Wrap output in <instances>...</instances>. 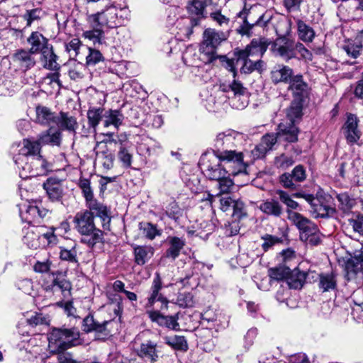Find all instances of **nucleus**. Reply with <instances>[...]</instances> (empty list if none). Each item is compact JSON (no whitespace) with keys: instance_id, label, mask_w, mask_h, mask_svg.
Wrapping results in <instances>:
<instances>
[{"instance_id":"09e8293b","label":"nucleus","mask_w":363,"mask_h":363,"mask_svg":"<svg viewBox=\"0 0 363 363\" xmlns=\"http://www.w3.org/2000/svg\"><path fill=\"white\" fill-rule=\"evenodd\" d=\"M276 194L279 196V201L286 206L287 211L296 210L298 208V203L292 199V196L289 195L286 191L277 189Z\"/></svg>"},{"instance_id":"6e6552de","label":"nucleus","mask_w":363,"mask_h":363,"mask_svg":"<svg viewBox=\"0 0 363 363\" xmlns=\"http://www.w3.org/2000/svg\"><path fill=\"white\" fill-rule=\"evenodd\" d=\"M14 162L20 170L19 174L22 178L45 175L52 171V167L41 155L26 161L21 157H14Z\"/></svg>"},{"instance_id":"7c9ffc66","label":"nucleus","mask_w":363,"mask_h":363,"mask_svg":"<svg viewBox=\"0 0 363 363\" xmlns=\"http://www.w3.org/2000/svg\"><path fill=\"white\" fill-rule=\"evenodd\" d=\"M259 208L263 213L276 218L280 217L283 213L281 204L274 199H267L262 201Z\"/></svg>"},{"instance_id":"c03bdc74","label":"nucleus","mask_w":363,"mask_h":363,"mask_svg":"<svg viewBox=\"0 0 363 363\" xmlns=\"http://www.w3.org/2000/svg\"><path fill=\"white\" fill-rule=\"evenodd\" d=\"M338 208L344 213H349L354 205V200L347 193H340L336 195Z\"/></svg>"},{"instance_id":"b1692460","label":"nucleus","mask_w":363,"mask_h":363,"mask_svg":"<svg viewBox=\"0 0 363 363\" xmlns=\"http://www.w3.org/2000/svg\"><path fill=\"white\" fill-rule=\"evenodd\" d=\"M28 43L30 45V52L33 54L40 52L41 54L51 46L48 40L43 34L38 31L33 32L28 38Z\"/></svg>"},{"instance_id":"aec40b11","label":"nucleus","mask_w":363,"mask_h":363,"mask_svg":"<svg viewBox=\"0 0 363 363\" xmlns=\"http://www.w3.org/2000/svg\"><path fill=\"white\" fill-rule=\"evenodd\" d=\"M147 313L150 320L157 323L160 326H164L174 330H177L179 328L177 315H163L158 311H148Z\"/></svg>"},{"instance_id":"5701e85b","label":"nucleus","mask_w":363,"mask_h":363,"mask_svg":"<svg viewBox=\"0 0 363 363\" xmlns=\"http://www.w3.org/2000/svg\"><path fill=\"white\" fill-rule=\"evenodd\" d=\"M358 119L354 114L349 113L344 125L345 136L349 143L354 144L359 139L361 133L357 128Z\"/></svg>"},{"instance_id":"0e129e2a","label":"nucleus","mask_w":363,"mask_h":363,"mask_svg":"<svg viewBox=\"0 0 363 363\" xmlns=\"http://www.w3.org/2000/svg\"><path fill=\"white\" fill-rule=\"evenodd\" d=\"M269 277L272 280L275 281H282L284 279L286 280V278L289 273V268L279 267L270 269L269 271Z\"/></svg>"},{"instance_id":"f03ea898","label":"nucleus","mask_w":363,"mask_h":363,"mask_svg":"<svg viewBox=\"0 0 363 363\" xmlns=\"http://www.w3.org/2000/svg\"><path fill=\"white\" fill-rule=\"evenodd\" d=\"M199 164L206 178L217 182L218 189V192L216 194L217 196L228 194L231 191L234 182L230 178V176L238 174L233 173V169H235L233 164L228 166L214 152L203 154Z\"/></svg>"},{"instance_id":"412c9836","label":"nucleus","mask_w":363,"mask_h":363,"mask_svg":"<svg viewBox=\"0 0 363 363\" xmlns=\"http://www.w3.org/2000/svg\"><path fill=\"white\" fill-rule=\"evenodd\" d=\"M43 186L50 200L60 201L62 199L63 189L61 180L53 177L48 178Z\"/></svg>"},{"instance_id":"e433bc0d","label":"nucleus","mask_w":363,"mask_h":363,"mask_svg":"<svg viewBox=\"0 0 363 363\" xmlns=\"http://www.w3.org/2000/svg\"><path fill=\"white\" fill-rule=\"evenodd\" d=\"M296 23L299 39L305 43L312 42L315 36V33L313 28L299 18L296 19Z\"/></svg>"},{"instance_id":"f704fd0d","label":"nucleus","mask_w":363,"mask_h":363,"mask_svg":"<svg viewBox=\"0 0 363 363\" xmlns=\"http://www.w3.org/2000/svg\"><path fill=\"white\" fill-rule=\"evenodd\" d=\"M318 287L323 292L330 291L337 288V279L334 272L318 274Z\"/></svg>"},{"instance_id":"052dcab7","label":"nucleus","mask_w":363,"mask_h":363,"mask_svg":"<svg viewBox=\"0 0 363 363\" xmlns=\"http://www.w3.org/2000/svg\"><path fill=\"white\" fill-rule=\"evenodd\" d=\"M217 61H219L220 64L226 69L232 72L233 73V77L235 78L236 72L233 59H229L225 55H216V58L214 62L211 64H216Z\"/></svg>"},{"instance_id":"0eeeda50","label":"nucleus","mask_w":363,"mask_h":363,"mask_svg":"<svg viewBox=\"0 0 363 363\" xmlns=\"http://www.w3.org/2000/svg\"><path fill=\"white\" fill-rule=\"evenodd\" d=\"M228 33L207 28L203 32V40L200 47V59L205 64L213 62L216 58V48L228 38Z\"/></svg>"},{"instance_id":"c756f323","label":"nucleus","mask_w":363,"mask_h":363,"mask_svg":"<svg viewBox=\"0 0 363 363\" xmlns=\"http://www.w3.org/2000/svg\"><path fill=\"white\" fill-rule=\"evenodd\" d=\"M25 211L21 208L20 214L23 219H25L28 223L32 222L38 218H44L48 213L45 208L40 209L38 206L33 204L24 205Z\"/></svg>"},{"instance_id":"69168bd1","label":"nucleus","mask_w":363,"mask_h":363,"mask_svg":"<svg viewBox=\"0 0 363 363\" xmlns=\"http://www.w3.org/2000/svg\"><path fill=\"white\" fill-rule=\"evenodd\" d=\"M232 215L237 219L247 216L246 208L244 203L240 199H235L232 209Z\"/></svg>"},{"instance_id":"2f4dec72","label":"nucleus","mask_w":363,"mask_h":363,"mask_svg":"<svg viewBox=\"0 0 363 363\" xmlns=\"http://www.w3.org/2000/svg\"><path fill=\"white\" fill-rule=\"evenodd\" d=\"M294 74L293 69L286 65H278L271 71V79L274 84L287 83Z\"/></svg>"},{"instance_id":"4d7b16f0","label":"nucleus","mask_w":363,"mask_h":363,"mask_svg":"<svg viewBox=\"0 0 363 363\" xmlns=\"http://www.w3.org/2000/svg\"><path fill=\"white\" fill-rule=\"evenodd\" d=\"M261 239L263 240L262 247L264 252L268 251L273 246L277 244L281 243L283 241L281 238H279L277 236L269 234H265L262 235Z\"/></svg>"},{"instance_id":"a211bd4d","label":"nucleus","mask_w":363,"mask_h":363,"mask_svg":"<svg viewBox=\"0 0 363 363\" xmlns=\"http://www.w3.org/2000/svg\"><path fill=\"white\" fill-rule=\"evenodd\" d=\"M61 273L58 271L56 272H52L49 274L51 279V284L45 286L46 291H52V292L61 291L62 295L65 297L70 294V290L72 289L71 283L63 277L59 276Z\"/></svg>"},{"instance_id":"774afa93","label":"nucleus","mask_w":363,"mask_h":363,"mask_svg":"<svg viewBox=\"0 0 363 363\" xmlns=\"http://www.w3.org/2000/svg\"><path fill=\"white\" fill-rule=\"evenodd\" d=\"M211 18L221 27L228 26L230 19L225 16L223 15L220 10L211 12L210 13Z\"/></svg>"},{"instance_id":"a878e982","label":"nucleus","mask_w":363,"mask_h":363,"mask_svg":"<svg viewBox=\"0 0 363 363\" xmlns=\"http://www.w3.org/2000/svg\"><path fill=\"white\" fill-rule=\"evenodd\" d=\"M168 248L165 251V257L175 260L181 253L182 250L186 245L184 238L177 236H169L167 238Z\"/></svg>"},{"instance_id":"473e14b6","label":"nucleus","mask_w":363,"mask_h":363,"mask_svg":"<svg viewBox=\"0 0 363 363\" xmlns=\"http://www.w3.org/2000/svg\"><path fill=\"white\" fill-rule=\"evenodd\" d=\"M228 106H230L233 108L242 109L248 104L250 92H227Z\"/></svg>"},{"instance_id":"bb28decb","label":"nucleus","mask_w":363,"mask_h":363,"mask_svg":"<svg viewBox=\"0 0 363 363\" xmlns=\"http://www.w3.org/2000/svg\"><path fill=\"white\" fill-rule=\"evenodd\" d=\"M236 64L241 65L240 72L242 74H250L255 70L261 72L264 66V62L261 59L250 57L239 59V56H236Z\"/></svg>"},{"instance_id":"13d9d810","label":"nucleus","mask_w":363,"mask_h":363,"mask_svg":"<svg viewBox=\"0 0 363 363\" xmlns=\"http://www.w3.org/2000/svg\"><path fill=\"white\" fill-rule=\"evenodd\" d=\"M346 268L355 274L362 271L363 269V254L359 257H354L349 260L346 264Z\"/></svg>"},{"instance_id":"5fc2aeb1","label":"nucleus","mask_w":363,"mask_h":363,"mask_svg":"<svg viewBox=\"0 0 363 363\" xmlns=\"http://www.w3.org/2000/svg\"><path fill=\"white\" fill-rule=\"evenodd\" d=\"M43 16V11L41 9H33L27 10L23 14V18L26 21V26H30L35 21H39Z\"/></svg>"},{"instance_id":"f3484780","label":"nucleus","mask_w":363,"mask_h":363,"mask_svg":"<svg viewBox=\"0 0 363 363\" xmlns=\"http://www.w3.org/2000/svg\"><path fill=\"white\" fill-rule=\"evenodd\" d=\"M310 206L311 208V212L315 218H335L336 216V208L326 204L320 198L314 197Z\"/></svg>"},{"instance_id":"4c0bfd02","label":"nucleus","mask_w":363,"mask_h":363,"mask_svg":"<svg viewBox=\"0 0 363 363\" xmlns=\"http://www.w3.org/2000/svg\"><path fill=\"white\" fill-rule=\"evenodd\" d=\"M57 56L54 53L52 45L47 48L40 56V62L43 66L50 70H57L60 65L57 62Z\"/></svg>"},{"instance_id":"9b49d317","label":"nucleus","mask_w":363,"mask_h":363,"mask_svg":"<svg viewBox=\"0 0 363 363\" xmlns=\"http://www.w3.org/2000/svg\"><path fill=\"white\" fill-rule=\"evenodd\" d=\"M225 92H201L200 97L210 112H220L228 108Z\"/></svg>"},{"instance_id":"79ce46f5","label":"nucleus","mask_w":363,"mask_h":363,"mask_svg":"<svg viewBox=\"0 0 363 363\" xmlns=\"http://www.w3.org/2000/svg\"><path fill=\"white\" fill-rule=\"evenodd\" d=\"M139 230L142 235L150 240H154L157 236L162 235V230L157 229V225L149 222L139 223Z\"/></svg>"},{"instance_id":"393cba45","label":"nucleus","mask_w":363,"mask_h":363,"mask_svg":"<svg viewBox=\"0 0 363 363\" xmlns=\"http://www.w3.org/2000/svg\"><path fill=\"white\" fill-rule=\"evenodd\" d=\"M32 54L30 50H18L12 57L13 62L20 69L26 72L35 64V59L31 56Z\"/></svg>"},{"instance_id":"423d86ee","label":"nucleus","mask_w":363,"mask_h":363,"mask_svg":"<svg viewBox=\"0 0 363 363\" xmlns=\"http://www.w3.org/2000/svg\"><path fill=\"white\" fill-rule=\"evenodd\" d=\"M79 332L76 328H53L48 335V346L53 353L65 354L68 348L79 344Z\"/></svg>"},{"instance_id":"72a5a7b5","label":"nucleus","mask_w":363,"mask_h":363,"mask_svg":"<svg viewBox=\"0 0 363 363\" xmlns=\"http://www.w3.org/2000/svg\"><path fill=\"white\" fill-rule=\"evenodd\" d=\"M38 140L42 145H51L52 146H59L61 143V132L58 129L50 126L48 130L39 135Z\"/></svg>"},{"instance_id":"4468645a","label":"nucleus","mask_w":363,"mask_h":363,"mask_svg":"<svg viewBox=\"0 0 363 363\" xmlns=\"http://www.w3.org/2000/svg\"><path fill=\"white\" fill-rule=\"evenodd\" d=\"M267 49V45L265 42L258 40H252L243 50L235 51V55L239 56V59L250 57L253 59H260Z\"/></svg>"},{"instance_id":"ddd939ff","label":"nucleus","mask_w":363,"mask_h":363,"mask_svg":"<svg viewBox=\"0 0 363 363\" xmlns=\"http://www.w3.org/2000/svg\"><path fill=\"white\" fill-rule=\"evenodd\" d=\"M113 320L96 321L92 315H88L83 320L82 328L86 333L95 332L98 339H106L111 335L108 326L113 324Z\"/></svg>"},{"instance_id":"338daca9","label":"nucleus","mask_w":363,"mask_h":363,"mask_svg":"<svg viewBox=\"0 0 363 363\" xmlns=\"http://www.w3.org/2000/svg\"><path fill=\"white\" fill-rule=\"evenodd\" d=\"M97 159L101 160L103 167L106 169H110L113 165L114 156L112 153L101 152L97 154Z\"/></svg>"},{"instance_id":"e2e57ef3","label":"nucleus","mask_w":363,"mask_h":363,"mask_svg":"<svg viewBox=\"0 0 363 363\" xmlns=\"http://www.w3.org/2000/svg\"><path fill=\"white\" fill-rule=\"evenodd\" d=\"M194 303V296L189 292L179 293L177 298V303L182 308L192 307Z\"/></svg>"},{"instance_id":"20e7f679","label":"nucleus","mask_w":363,"mask_h":363,"mask_svg":"<svg viewBox=\"0 0 363 363\" xmlns=\"http://www.w3.org/2000/svg\"><path fill=\"white\" fill-rule=\"evenodd\" d=\"M73 223L74 228L82 235V243L93 248L96 244L103 242L104 233L96 227L94 216L89 212H77L73 218Z\"/></svg>"},{"instance_id":"6ab92c4d","label":"nucleus","mask_w":363,"mask_h":363,"mask_svg":"<svg viewBox=\"0 0 363 363\" xmlns=\"http://www.w3.org/2000/svg\"><path fill=\"white\" fill-rule=\"evenodd\" d=\"M41 143L39 140L33 138H26L23 140V147L20 150V153L15 157H21V160H28L30 157L40 155Z\"/></svg>"},{"instance_id":"58836bf2","label":"nucleus","mask_w":363,"mask_h":363,"mask_svg":"<svg viewBox=\"0 0 363 363\" xmlns=\"http://www.w3.org/2000/svg\"><path fill=\"white\" fill-rule=\"evenodd\" d=\"M307 273L294 269L286 278V283L291 289H300L303 287L307 277Z\"/></svg>"},{"instance_id":"8fccbe9b","label":"nucleus","mask_w":363,"mask_h":363,"mask_svg":"<svg viewBox=\"0 0 363 363\" xmlns=\"http://www.w3.org/2000/svg\"><path fill=\"white\" fill-rule=\"evenodd\" d=\"M279 183L284 188L291 191L297 190L300 186V184L294 180V176L291 172H285L280 175Z\"/></svg>"},{"instance_id":"1a4fd4ad","label":"nucleus","mask_w":363,"mask_h":363,"mask_svg":"<svg viewBox=\"0 0 363 363\" xmlns=\"http://www.w3.org/2000/svg\"><path fill=\"white\" fill-rule=\"evenodd\" d=\"M296 43L288 36H279L274 41L272 50L275 56L289 62L290 60L296 58Z\"/></svg>"},{"instance_id":"c9c22d12","label":"nucleus","mask_w":363,"mask_h":363,"mask_svg":"<svg viewBox=\"0 0 363 363\" xmlns=\"http://www.w3.org/2000/svg\"><path fill=\"white\" fill-rule=\"evenodd\" d=\"M103 118L105 127L113 125L116 130L122 125L124 120V116L119 110L109 109L104 113Z\"/></svg>"},{"instance_id":"dca6fc26","label":"nucleus","mask_w":363,"mask_h":363,"mask_svg":"<svg viewBox=\"0 0 363 363\" xmlns=\"http://www.w3.org/2000/svg\"><path fill=\"white\" fill-rule=\"evenodd\" d=\"M161 289L162 281L159 274H157L153 279L150 289V294L148 297L147 303H146L147 308H152L156 302H160L161 303V306H160L161 310L167 308L168 301L167 298L160 292Z\"/></svg>"},{"instance_id":"3c124183","label":"nucleus","mask_w":363,"mask_h":363,"mask_svg":"<svg viewBox=\"0 0 363 363\" xmlns=\"http://www.w3.org/2000/svg\"><path fill=\"white\" fill-rule=\"evenodd\" d=\"M103 111L101 108H93L88 111L87 118L90 127L96 128L103 117Z\"/></svg>"},{"instance_id":"49530a36","label":"nucleus","mask_w":363,"mask_h":363,"mask_svg":"<svg viewBox=\"0 0 363 363\" xmlns=\"http://www.w3.org/2000/svg\"><path fill=\"white\" fill-rule=\"evenodd\" d=\"M248 11L246 9H243L238 13V18L242 20V23L237 29V31L242 35L250 36L251 33V29L252 28L255 23H250L247 21Z\"/></svg>"},{"instance_id":"f257e3e1","label":"nucleus","mask_w":363,"mask_h":363,"mask_svg":"<svg viewBox=\"0 0 363 363\" xmlns=\"http://www.w3.org/2000/svg\"><path fill=\"white\" fill-rule=\"evenodd\" d=\"M242 140V135L231 129L219 133L215 139L213 152L217 154L228 166L233 164L235 167L233 174L246 172L247 165L243 161L242 153L233 149L241 143Z\"/></svg>"},{"instance_id":"864d4df0","label":"nucleus","mask_w":363,"mask_h":363,"mask_svg":"<svg viewBox=\"0 0 363 363\" xmlns=\"http://www.w3.org/2000/svg\"><path fill=\"white\" fill-rule=\"evenodd\" d=\"M60 257L62 260L68 261L78 264L77 252L75 245L70 249L64 247H60Z\"/></svg>"},{"instance_id":"bf43d9fd","label":"nucleus","mask_w":363,"mask_h":363,"mask_svg":"<svg viewBox=\"0 0 363 363\" xmlns=\"http://www.w3.org/2000/svg\"><path fill=\"white\" fill-rule=\"evenodd\" d=\"M348 225L352 227L355 233L363 234V215L357 214L348 219Z\"/></svg>"},{"instance_id":"2eb2a0df","label":"nucleus","mask_w":363,"mask_h":363,"mask_svg":"<svg viewBox=\"0 0 363 363\" xmlns=\"http://www.w3.org/2000/svg\"><path fill=\"white\" fill-rule=\"evenodd\" d=\"M86 206L88 209L84 211L89 212L94 217L96 216L100 218L104 229H108L111 218L108 215V211L106 206L104 205L95 199L86 202Z\"/></svg>"},{"instance_id":"c85d7f7f","label":"nucleus","mask_w":363,"mask_h":363,"mask_svg":"<svg viewBox=\"0 0 363 363\" xmlns=\"http://www.w3.org/2000/svg\"><path fill=\"white\" fill-rule=\"evenodd\" d=\"M157 347V343L147 340L140 345V349L138 350V355L151 362H155L159 358V351Z\"/></svg>"},{"instance_id":"680f3d73","label":"nucleus","mask_w":363,"mask_h":363,"mask_svg":"<svg viewBox=\"0 0 363 363\" xmlns=\"http://www.w3.org/2000/svg\"><path fill=\"white\" fill-rule=\"evenodd\" d=\"M274 164L277 168L284 170L291 167L294 164V160L291 156L281 154L275 158Z\"/></svg>"},{"instance_id":"4be33fe9","label":"nucleus","mask_w":363,"mask_h":363,"mask_svg":"<svg viewBox=\"0 0 363 363\" xmlns=\"http://www.w3.org/2000/svg\"><path fill=\"white\" fill-rule=\"evenodd\" d=\"M35 123L48 126H52L58 123V116L49 108L38 105L35 108Z\"/></svg>"},{"instance_id":"cd10ccee","label":"nucleus","mask_w":363,"mask_h":363,"mask_svg":"<svg viewBox=\"0 0 363 363\" xmlns=\"http://www.w3.org/2000/svg\"><path fill=\"white\" fill-rule=\"evenodd\" d=\"M154 248L150 245H135L133 247L134 261L136 264H145L153 256Z\"/></svg>"},{"instance_id":"ea45409f","label":"nucleus","mask_w":363,"mask_h":363,"mask_svg":"<svg viewBox=\"0 0 363 363\" xmlns=\"http://www.w3.org/2000/svg\"><path fill=\"white\" fill-rule=\"evenodd\" d=\"M342 49L347 53V56L356 59L362 55L363 51L361 42L358 41L356 37L354 39H350L345 42Z\"/></svg>"},{"instance_id":"a19ab883","label":"nucleus","mask_w":363,"mask_h":363,"mask_svg":"<svg viewBox=\"0 0 363 363\" xmlns=\"http://www.w3.org/2000/svg\"><path fill=\"white\" fill-rule=\"evenodd\" d=\"M164 342L176 350L186 351L188 350L187 341L184 336L173 335L163 337Z\"/></svg>"},{"instance_id":"39448f33","label":"nucleus","mask_w":363,"mask_h":363,"mask_svg":"<svg viewBox=\"0 0 363 363\" xmlns=\"http://www.w3.org/2000/svg\"><path fill=\"white\" fill-rule=\"evenodd\" d=\"M128 11L124 8H118L114 5L106 6L100 12L89 15L87 21L92 28H117L124 23Z\"/></svg>"},{"instance_id":"6e6d98bb","label":"nucleus","mask_w":363,"mask_h":363,"mask_svg":"<svg viewBox=\"0 0 363 363\" xmlns=\"http://www.w3.org/2000/svg\"><path fill=\"white\" fill-rule=\"evenodd\" d=\"M101 28L102 27H96L93 28V30L84 31L83 36L85 38L92 40L94 44H102L104 33Z\"/></svg>"},{"instance_id":"a18cd8bd","label":"nucleus","mask_w":363,"mask_h":363,"mask_svg":"<svg viewBox=\"0 0 363 363\" xmlns=\"http://www.w3.org/2000/svg\"><path fill=\"white\" fill-rule=\"evenodd\" d=\"M287 83L289 84V90L291 91H307L309 89L308 83L301 74H292Z\"/></svg>"},{"instance_id":"de8ad7c7","label":"nucleus","mask_w":363,"mask_h":363,"mask_svg":"<svg viewBox=\"0 0 363 363\" xmlns=\"http://www.w3.org/2000/svg\"><path fill=\"white\" fill-rule=\"evenodd\" d=\"M118 159L123 167L129 168L131 167L133 155L130 150L122 143H121L118 152Z\"/></svg>"},{"instance_id":"37998d69","label":"nucleus","mask_w":363,"mask_h":363,"mask_svg":"<svg viewBox=\"0 0 363 363\" xmlns=\"http://www.w3.org/2000/svg\"><path fill=\"white\" fill-rule=\"evenodd\" d=\"M59 121L55 125L62 129L74 131L77 127L76 118L67 113L61 112L58 116Z\"/></svg>"},{"instance_id":"7ed1b4c3","label":"nucleus","mask_w":363,"mask_h":363,"mask_svg":"<svg viewBox=\"0 0 363 363\" xmlns=\"http://www.w3.org/2000/svg\"><path fill=\"white\" fill-rule=\"evenodd\" d=\"M308 92H294L291 106L287 110L286 117L289 121L281 122L278 126V135L284 137L286 141L294 143L298 140V129L296 122L303 115V108L308 102Z\"/></svg>"},{"instance_id":"603ef678","label":"nucleus","mask_w":363,"mask_h":363,"mask_svg":"<svg viewBox=\"0 0 363 363\" xmlns=\"http://www.w3.org/2000/svg\"><path fill=\"white\" fill-rule=\"evenodd\" d=\"M78 186L82 190V194L85 199V202L94 199L89 179L82 177L80 178L78 182Z\"/></svg>"},{"instance_id":"f8f14e48","label":"nucleus","mask_w":363,"mask_h":363,"mask_svg":"<svg viewBox=\"0 0 363 363\" xmlns=\"http://www.w3.org/2000/svg\"><path fill=\"white\" fill-rule=\"evenodd\" d=\"M286 212L288 219L298 229L301 240L307 239L312 232H317L318 226L311 220L293 211L288 210Z\"/></svg>"},{"instance_id":"9d476101","label":"nucleus","mask_w":363,"mask_h":363,"mask_svg":"<svg viewBox=\"0 0 363 363\" xmlns=\"http://www.w3.org/2000/svg\"><path fill=\"white\" fill-rule=\"evenodd\" d=\"M206 0H190L186 6V9L191 18L189 19V23L186 28L185 35L189 37L193 33V28L199 24L202 18L206 16L204 15L206 7Z\"/></svg>"}]
</instances>
